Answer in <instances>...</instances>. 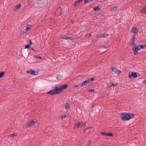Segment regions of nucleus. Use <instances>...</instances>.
<instances>
[{
    "mask_svg": "<svg viewBox=\"0 0 146 146\" xmlns=\"http://www.w3.org/2000/svg\"><path fill=\"white\" fill-rule=\"evenodd\" d=\"M27 30L25 29L22 32L23 33H25L27 32Z\"/></svg>",
    "mask_w": 146,
    "mask_h": 146,
    "instance_id": "nucleus-37",
    "label": "nucleus"
},
{
    "mask_svg": "<svg viewBox=\"0 0 146 146\" xmlns=\"http://www.w3.org/2000/svg\"><path fill=\"white\" fill-rule=\"evenodd\" d=\"M65 107L66 109L68 110L69 109L70 106L68 104L66 103V104Z\"/></svg>",
    "mask_w": 146,
    "mask_h": 146,
    "instance_id": "nucleus-27",
    "label": "nucleus"
},
{
    "mask_svg": "<svg viewBox=\"0 0 146 146\" xmlns=\"http://www.w3.org/2000/svg\"><path fill=\"white\" fill-rule=\"evenodd\" d=\"M17 135V134L15 133H14L13 134L9 135L8 136V137H13L14 136H16Z\"/></svg>",
    "mask_w": 146,
    "mask_h": 146,
    "instance_id": "nucleus-24",
    "label": "nucleus"
},
{
    "mask_svg": "<svg viewBox=\"0 0 146 146\" xmlns=\"http://www.w3.org/2000/svg\"><path fill=\"white\" fill-rule=\"evenodd\" d=\"M118 7L116 6L112 7L111 9V11L112 12L116 11L118 9Z\"/></svg>",
    "mask_w": 146,
    "mask_h": 146,
    "instance_id": "nucleus-23",
    "label": "nucleus"
},
{
    "mask_svg": "<svg viewBox=\"0 0 146 146\" xmlns=\"http://www.w3.org/2000/svg\"><path fill=\"white\" fill-rule=\"evenodd\" d=\"M63 78V76L61 75H58L56 76V78L58 80H60Z\"/></svg>",
    "mask_w": 146,
    "mask_h": 146,
    "instance_id": "nucleus-18",
    "label": "nucleus"
},
{
    "mask_svg": "<svg viewBox=\"0 0 146 146\" xmlns=\"http://www.w3.org/2000/svg\"><path fill=\"white\" fill-rule=\"evenodd\" d=\"M66 117V115H65L64 116L63 115H62L59 117V118L60 119H62L63 118H64L65 117Z\"/></svg>",
    "mask_w": 146,
    "mask_h": 146,
    "instance_id": "nucleus-35",
    "label": "nucleus"
},
{
    "mask_svg": "<svg viewBox=\"0 0 146 146\" xmlns=\"http://www.w3.org/2000/svg\"><path fill=\"white\" fill-rule=\"evenodd\" d=\"M101 134L103 135L107 136L108 133H106L105 132H101Z\"/></svg>",
    "mask_w": 146,
    "mask_h": 146,
    "instance_id": "nucleus-31",
    "label": "nucleus"
},
{
    "mask_svg": "<svg viewBox=\"0 0 146 146\" xmlns=\"http://www.w3.org/2000/svg\"><path fill=\"white\" fill-rule=\"evenodd\" d=\"M30 26V25L28 24L26 25V28H25V29L27 30V31H28L29 30H30L31 29L29 27Z\"/></svg>",
    "mask_w": 146,
    "mask_h": 146,
    "instance_id": "nucleus-29",
    "label": "nucleus"
},
{
    "mask_svg": "<svg viewBox=\"0 0 146 146\" xmlns=\"http://www.w3.org/2000/svg\"><path fill=\"white\" fill-rule=\"evenodd\" d=\"M34 56L35 57V58L36 59H42L41 57L39 55H37L36 56Z\"/></svg>",
    "mask_w": 146,
    "mask_h": 146,
    "instance_id": "nucleus-32",
    "label": "nucleus"
},
{
    "mask_svg": "<svg viewBox=\"0 0 146 146\" xmlns=\"http://www.w3.org/2000/svg\"><path fill=\"white\" fill-rule=\"evenodd\" d=\"M4 72H0V79L4 76Z\"/></svg>",
    "mask_w": 146,
    "mask_h": 146,
    "instance_id": "nucleus-30",
    "label": "nucleus"
},
{
    "mask_svg": "<svg viewBox=\"0 0 146 146\" xmlns=\"http://www.w3.org/2000/svg\"><path fill=\"white\" fill-rule=\"evenodd\" d=\"M108 34L107 33L104 34H101L99 36L100 37L106 38L108 36Z\"/></svg>",
    "mask_w": 146,
    "mask_h": 146,
    "instance_id": "nucleus-17",
    "label": "nucleus"
},
{
    "mask_svg": "<svg viewBox=\"0 0 146 146\" xmlns=\"http://www.w3.org/2000/svg\"><path fill=\"white\" fill-rule=\"evenodd\" d=\"M100 10V8L98 6L95 7L94 8V10L95 11H98Z\"/></svg>",
    "mask_w": 146,
    "mask_h": 146,
    "instance_id": "nucleus-21",
    "label": "nucleus"
},
{
    "mask_svg": "<svg viewBox=\"0 0 146 146\" xmlns=\"http://www.w3.org/2000/svg\"><path fill=\"white\" fill-rule=\"evenodd\" d=\"M33 42H32V41L31 40V39H29V44L31 46V44H32Z\"/></svg>",
    "mask_w": 146,
    "mask_h": 146,
    "instance_id": "nucleus-38",
    "label": "nucleus"
},
{
    "mask_svg": "<svg viewBox=\"0 0 146 146\" xmlns=\"http://www.w3.org/2000/svg\"><path fill=\"white\" fill-rule=\"evenodd\" d=\"M81 87H83L82 85V84H79L78 85H76L74 86V87L76 89H78Z\"/></svg>",
    "mask_w": 146,
    "mask_h": 146,
    "instance_id": "nucleus-20",
    "label": "nucleus"
},
{
    "mask_svg": "<svg viewBox=\"0 0 146 146\" xmlns=\"http://www.w3.org/2000/svg\"><path fill=\"white\" fill-rule=\"evenodd\" d=\"M140 74L138 72H132L131 73H129V77L130 78H132V77L135 78L139 76Z\"/></svg>",
    "mask_w": 146,
    "mask_h": 146,
    "instance_id": "nucleus-3",
    "label": "nucleus"
},
{
    "mask_svg": "<svg viewBox=\"0 0 146 146\" xmlns=\"http://www.w3.org/2000/svg\"><path fill=\"white\" fill-rule=\"evenodd\" d=\"M71 23L72 24H73L74 23V21L73 20H71Z\"/></svg>",
    "mask_w": 146,
    "mask_h": 146,
    "instance_id": "nucleus-41",
    "label": "nucleus"
},
{
    "mask_svg": "<svg viewBox=\"0 0 146 146\" xmlns=\"http://www.w3.org/2000/svg\"><path fill=\"white\" fill-rule=\"evenodd\" d=\"M47 94H50L51 96H54V91L53 90H50L48 92H47Z\"/></svg>",
    "mask_w": 146,
    "mask_h": 146,
    "instance_id": "nucleus-19",
    "label": "nucleus"
},
{
    "mask_svg": "<svg viewBox=\"0 0 146 146\" xmlns=\"http://www.w3.org/2000/svg\"><path fill=\"white\" fill-rule=\"evenodd\" d=\"M95 77H93L92 78H90L86 80L87 81L88 83H89L92 82V81L94 80H95Z\"/></svg>",
    "mask_w": 146,
    "mask_h": 146,
    "instance_id": "nucleus-15",
    "label": "nucleus"
},
{
    "mask_svg": "<svg viewBox=\"0 0 146 146\" xmlns=\"http://www.w3.org/2000/svg\"><path fill=\"white\" fill-rule=\"evenodd\" d=\"M113 135L112 133L110 132L108 133L107 136L112 137L113 136Z\"/></svg>",
    "mask_w": 146,
    "mask_h": 146,
    "instance_id": "nucleus-34",
    "label": "nucleus"
},
{
    "mask_svg": "<svg viewBox=\"0 0 146 146\" xmlns=\"http://www.w3.org/2000/svg\"><path fill=\"white\" fill-rule=\"evenodd\" d=\"M111 70L112 71H113L117 74H119L121 73V72L120 70L113 66L111 67Z\"/></svg>",
    "mask_w": 146,
    "mask_h": 146,
    "instance_id": "nucleus-7",
    "label": "nucleus"
},
{
    "mask_svg": "<svg viewBox=\"0 0 146 146\" xmlns=\"http://www.w3.org/2000/svg\"><path fill=\"white\" fill-rule=\"evenodd\" d=\"M89 35V36H88V37H91L92 36V35H91V34H88Z\"/></svg>",
    "mask_w": 146,
    "mask_h": 146,
    "instance_id": "nucleus-42",
    "label": "nucleus"
},
{
    "mask_svg": "<svg viewBox=\"0 0 146 146\" xmlns=\"http://www.w3.org/2000/svg\"><path fill=\"white\" fill-rule=\"evenodd\" d=\"M53 91L54 95L58 94L61 92L60 88L57 86L55 87V88L53 89Z\"/></svg>",
    "mask_w": 146,
    "mask_h": 146,
    "instance_id": "nucleus-8",
    "label": "nucleus"
},
{
    "mask_svg": "<svg viewBox=\"0 0 146 146\" xmlns=\"http://www.w3.org/2000/svg\"><path fill=\"white\" fill-rule=\"evenodd\" d=\"M85 146H88V145H87V144Z\"/></svg>",
    "mask_w": 146,
    "mask_h": 146,
    "instance_id": "nucleus-45",
    "label": "nucleus"
},
{
    "mask_svg": "<svg viewBox=\"0 0 146 146\" xmlns=\"http://www.w3.org/2000/svg\"><path fill=\"white\" fill-rule=\"evenodd\" d=\"M31 47V46L29 44H27L25 46L24 48L29 49Z\"/></svg>",
    "mask_w": 146,
    "mask_h": 146,
    "instance_id": "nucleus-28",
    "label": "nucleus"
},
{
    "mask_svg": "<svg viewBox=\"0 0 146 146\" xmlns=\"http://www.w3.org/2000/svg\"><path fill=\"white\" fill-rule=\"evenodd\" d=\"M141 13L146 14V6H145L140 11Z\"/></svg>",
    "mask_w": 146,
    "mask_h": 146,
    "instance_id": "nucleus-13",
    "label": "nucleus"
},
{
    "mask_svg": "<svg viewBox=\"0 0 146 146\" xmlns=\"http://www.w3.org/2000/svg\"><path fill=\"white\" fill-rule=\"evenodd\" d=\"M35 122L33 121H31L27 123V126L28 127H31L32 125H35Z\"/></svg>",
    "mask_w": 146,
    "mask_h": 146,
    "instance_id": "nucleus-12",
    "label": "nucleus"
},
{
    "mask_svg": "<svg viewBox=\"0 0 146 146\" xmlns=\"http://www.w3.org/2000/svg\"><path fill=\"white\" fill-rule=\"evenodd\" d=\"M91 141H89L88 143V144H87V145H88V146L91 144Z\"/></svg>",
    "mask_w": 146,
    "mask_h": 146,
    "instance_id": "nucleus-40",
    "label": "nucleus"
},
{
    "mask_svg": "<svg viewBox=\"0 0 146 146\" xmlns=\"http://www.w3.org/2000/svg\"><path fill=\"white\" fill-rule=\"evenodd\" d=\"M60 8H61V7H59V9H60Z\"/></svg>",
    "mask_w": 146,
    "mask_h": 146,
    "instance_id": "nucleus-46",
    "label": "nucleus"
},
{
    "mask_svg": "<svg viewBox=\"0 0 146 146\" xmlns=\"http://www.w3.org/2000/svg\"><path fill=\"white\" fill-rule=\"evenodd\" d=\"M143 83L146 84V80H144L143 81Z\"/></svg>",
    "mask_w": 146,
    "mask_h": 146,
    "instance_id": "nucleus-43",
    "label": "nucleus"
},
{
    "mask_svg": "<svg viewBox=\"0 0 146 146\" xmlns=\"http://www.w3.org/2000/svg\"><path fill=\"white\" fill-rule=\"evenodd\" d=\"M131 31L135 34H137L138 32V30L135 26L132 27Z\"/></svg>",
    "mask_w": 146,
    "mask_h": 146,
    "instance_id": "nucleus-9",
    "label": "nucleus"
},
{
    "mask_svg": "<svg viewBox=\"0 0 146 146\" xmlns=\"http://www.w3.org/2000/svg\"><path fill=\"white\" fill-rule=\"evenodd\" d=\"M21 6V4H18V5H17L16 7V9H19L20 8Z\"/></svg>",
    "mask_w": 146,
    "mask_h": 146,
    "instance_id": "nucleus-33",
    "label": "nucleus"
},
{
    "mask_svg": "<svg viewBox=\"0 0 146 146\" xmlns=\"http://www.w3.org/2000/svg\"><path fill=\"white\" fill-rule=\"evenodd\" d=\"M82 1L83 0H77L76 1L74 5V7H75L78 4L82 2Z\"/></svg>",
    "mask_w": 146,
    "mask_h": 146,
    "instance_id": "nucleus-16",
    "label": "nucleus"
},
{
    "mask_svg": "<svg viewBox=\"0 0 146 146\" xmlns=\"http://www.w3.org/2000/svg\"><path fill=\"white\" fill-rule=\"evenodd\" d=\"M89 92L90 93H92V92H94V93H96V90H95L94 89H90L89 90Z\"/></svg>",
    "mask_w": 146,
    "mask_h": 146,
    "instance_id": "nucleus-26",
    "label": "nucleus"
},
{
    "mask_svg": "<svg viewBox=\"0 0 146 146\" xmlns=\"http://www.w3.org/2000/svg\"><path fill=\"white\" fill-rule=\"evenodd\" d=\"M68 86V85L67 84H66L64 85H61L60 88L62 92L63 90H65L66 89Z\"/></svg>",
    "mask_w": 146,
    "mask_h": 146,
    "instance_id": "nucleus-11",
    "label": "nucleus"
},
{
    "mask_svg": "<svg viewBox=\"0 0 146 146\" xmlns=\"http://www.w3.org/2000/svg\"><path fill=\"white\" fill-rule=\"evenodd\" d=\"M139 45L141 49H144L146 48V44H140Z\"/></svg>",
    "mask_w": 146,
    "mask_h": 146,
    "instance_id": "nucleus-22",
    "label": "nucleus"
},
{
    "mask_svg": "<svg viewBox=\"0 0 146 146\" xmlns=\"http://www.w3.org/2000/svg\"><path fill=\"white\" fill-rule=\"evenodd\" d=\"M31 49L32 50H34V51H35V50L33 48H31Z\"/></svg>",
    "mask_w": 146,
    "mask_h": 146,
    "instance_id": "nucleus-44",
    "label": "nucleus"
},
{
    "mask_svg": "<svg viewBox=\"0 0 146 146\" xmlns=\"http://www.w3.org/2000/svg\"><path fill=\"white\" fill-rule=\"evenodd\" d=\"M91 128V127H87V128H85L84 130V132H85L88 129Z\"/></svg>",
    "mask_w": 146,
    "mask_h": 146,
    "instance_id": "nucleus-36",
    "label": "nucleus"
},
{
    "mask_svg": "<svg viewBox=\"0 0 146 146\" xmlns=\"http://www.w3.org/2000/svg\"><path fill=\"white\" fill-rule=\"evenodd\" d=\"M117 84H115L113 83H112L111 86H117Z\"/></svg>",
    "mask_w": 146,
    "mask_h": 146,
    "instance_id": "nucleus-39",
    "label": "nucleus"
},
{
    "mask_svg": "<svg viewBox=\"0 0 146 146\" xmlns=\"http://www.w3.org/2000/svg\"><path fill=\"white\" fill-rule=\"evenodd\" d=\"M37 3L40 6L42 7L47 4L46 0H38Z\"/></svg>",
    "mask_w": 146,
    "mask_h": 146,
    "instance_id": "nucleus-4",
    "label": "nucleus"
},
{
    "mask_svg": "<svg viewBox=\"0 0 146 146\" xmlns=\"http://www.w3.org/2000/svg\"><path fill=\"white\" fill-rule=\"evenodd\" d=\"M141 50L139 45L137 46L134 47V48H132V50L134 52V55H136L138 53V50Z\"/></svg>",
    "mask_w": 146,
    "mask_h": 146,
    "instance_id": "nucleus-5",
    "label": "nucleus"
},
{
    "mask_svg": "<svg viewBox=\"0 0 146 146\" xmlns=\"http://www.w3.org/2000/svg\"><path fill=\"white\" fill-rule=\"evenodd\" d=\"M82 84V86H84L85 85H87L88 84L87 81L86 80V81H84L83 82Z\"/></svg>",
    "mask_w": 146,
    "mask_h": 146,
    "instance_id": "nucleus-25",
    "label": "nucleus"
},
{
    "mask_svg": "<svg viewBox=\"0 0 146 146\" xmlns=\"http://www.w3.org/2000/svg\"><path fill=\"white\" fill-rule=\"evenodd\" d=\"M27 72L28 74H31V75H36L38 74V72H35L34 70H27Z\"/></svg>",
    "mask_w": 146,
    "mask_h": 146,
    "instance_id": "nucleus-6",
    "label": "nucleus"
},
{
    "mask_svg": "<svg viewBox=\"0 0 146 146\" xmlns=\"http://www.w3.org/2000/svg\"><path fill=\"white\" fill-rule=\"evenodd\" d=\"M60 37L62 39L65 40L70 39L72 40H73V38L72 37L66 36L64 35H62V36H61Z\"/></svg>",
    "mask_w": 146,
    "mask_h": 146,
    "instance_id": "nucleus-10",
    "label": "nucleus"
},
{
    "mask_svg": "<svg viewBox=\"0 0 146 146\" xmlns=\"http://www.w3.org/2000/svg\"><path fill=\"white\" fill-rule=\"evenodd\" d=\"M135 35H133V37L131 40V43L133 45H135L134 43V41L135 39Z\"/></svg>",
    "mask_w": 146,
    "mask_h": 146,
    "instance_id": "nucleus-14",
    "label": "nucleus"
},
{
    "mask_svg": "<svg viewBox=\"0 0 146 146\" xmlns=\"http://www.w3.org/2000/svg\"><path fill=\"white\" fill-rule=\"evenodd\" d=\"M87 122L81 121L78 123H76L75 125V127L76 129H78L79 128L85 127L86 125Z\"/></svg>",
    "mask_w": 146,
    "mask_h": 146,
    "instance_id": "nucleus-2",
    "label": "nucleus"
},
{
    "mask_svg": "<svg viewBox=\"0 0 146 146\" xmlns=\"http://www.w3.org/2000/svg\"><path fill=\"white\" fill-rule=\"evenodd\" d=\"M120 114L121 115V119L123 121H128L135 116L134 114L125 112L121 113Z\"/></svg>",
    "mask_w": 146,
    "mask_h": 146,
    "instance_id": "nucleus-1",
    "label": "nucleus"
}]
</instances>
